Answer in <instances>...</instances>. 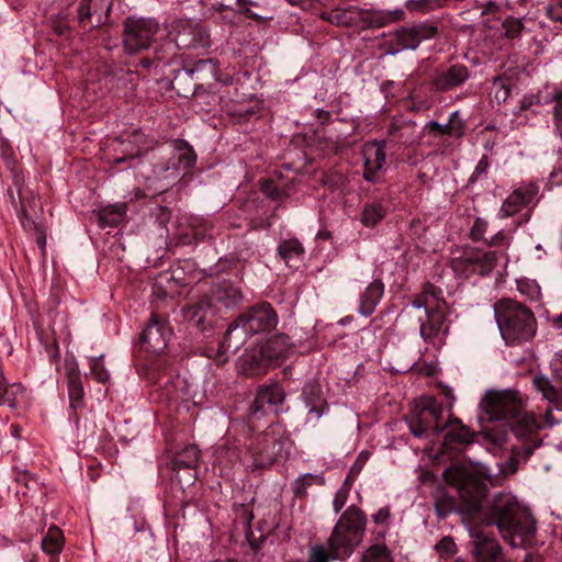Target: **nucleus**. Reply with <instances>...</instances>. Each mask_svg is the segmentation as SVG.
Returning a JSON list of instances; mask_svg holds the SVG:
<instances>
[{
    "instance_id": "obj_10",
    "label": "nucleus",
    "mask_w": 562,
    "mask_h": 562,
    "mask_svg": "<svg viewBox=\"0 0 562 562\" xmlns=\"http://www.w3.org/2000/svg\"><path fill=\"white\" fill-rule=\"evenodd\" d=\"M438 34V27L432 23H417L409 27L397 30L390 42V54H396L404 49H416L423 41L434 38Z\"/></svg>"
},
{
    "instance_id": "obj_38",
    "label": "nucleus",
    "mask_w": 562,
    "mask_h": 562,
    "mask_svg": "<svg viewBox=\"0 0 562 562\" xmlns=\"http://www.w3.org/2000/svg\"><path fill=\"white\" fill-rule=\"evenodd\" d=\"M470 259H472L471 248L465 249L462 256L456 257L451 260L453 271L465 278L476 274L474 263Z\"/></svg>"
},
{
    "instance_id": "obj_54",
    "label": "nucleus",
    "mask_w": 562,
    "mask_h": 562,
    "mask_svg": "<svg viewBox=\"0 0 562 562\" xmlns=\"http://www.w3.org/2000/svg\"><path fill=\"white\" fill-rule=\"evenodd\" d=\"M261 190L270 199H279L281 195L280 190L272 180H266L262 182Z\"/></svg>"
},
{
    "instance_id": "obj_13",
    "label": "nucleus",
    "mask_w": 562,
    "mask_h": 562,
    "mask_svg": "<svg viewBox=\"0 0 562 562\" xmlns=\"http://www.w3.org/2000/svg\"><path fill=\"white\" fill-rule=\"evenodd\" d=\"M171 328L158 315L151 314L150 319L140 335L142 347L153 353H160L167 347Z\"/></svg>"
},
{
    "instance_id": "obj_55",
    "label": "nucleus",
    "mask_w": 562,
    "mask_h": 562,
    "mask_svg": "<svg viewBox=\"0 0 562 562\" xmlns=\"http://www.w3.org/2000/svg\"><path fill=\"white\" fill-rule=\"evenodd\" d=\"M454 547H456V544H454L453 540L449 537H446L438 542V544L436 546V549L439 552L452 554L454 551Z\"/></svg>"
},
{
    "instance_id": "obj_17",
    "label": "nucleus",
    "mask_w": 562,
    "mask_h": 562,
    "mask_svg": "<svg viewBox=\"0 0 562 562\" xmlns=\"http://www.w3.org/2000/svg\"><path fill=\"white\" fill-rule=\"evenodd\" d=\"M199 460L200 450L195 445H186L173 456L171 460L172 471L177 472L178 474L181 470L188 471L186 479L178 476L179 482L183 481L186 484H192L195 481Z\"/></svg>"
},
{
    "instance_id": "obj_41",
    "label": "nucleus",
    "mask_w": 562,
    "mask_h": 562,
    "mask_svg": "<svg viewBox=\"0 0 562 562\" xmlns=\"http://www.w3.org/2000/svg\"><path fill=\"white\" fill-rule=\"evenodd\" d=\"M454 497L449 496L445 491L440 490L436 494L435 510L439 518H446L451 512L454 510Z\"/></svg>"
},
{
    "instance_id": "obj_24",
    "label": "nucleus",
    "mask_w": 562,
    "mask_h": 562,
    "mask_svg": "<svg viewBox=\"0 0 562 562\" xmlns=\"http://www.w3.org/2000/svg\"><path fill=\"white\" fill-rule=\"evenodd\" d=\"M445 304L442 290L431 283H426L422 293L412 302V311L420 313L422 310L442 308Z\"/></svg>"
},
{
    "instance_id": "obj_12",
    "label": "nucleus",
    "mask_w": 562,
    "mask_h": 562,
    "mask_svg": "<svg viewBox=\"0 0 562 562\" xmlns=\"http://www.w3.org/2000/svg\"><path fill=\"white\" fill-rule=\"evenodd\" d=\"M419 336L429 345L442 344L441 335L448 333L446 326V314L442 308L423 310V316L418 315Z\"/></svg>"
},
{
    "instance_id": "obj_1",
    "label": "nucleus",
    "mask_w": 562,
    "mask_h": 562,
    "mask_svg": "<svg viewBox=\"0 0 562 562\" xmlns=\"http://www.w3.org/2000/svg\"><path fill=\"white\" fill-rule=\"evenodd\" d=\"M488 520L490 525L497 526L503 539L513 548H531L536 544V520L512 496H496L488 510Z\"/></svg>"
},
{
    "instance_id": "obj_16",
    "label": "nucleus",
    "mask_w": 562,
    "mask_h": 562,
    "mask_svg": "<svg viewBox=\"0 0 562 562\" xmlns=\"http://www.w3.org/2000/svg\"><path fill=\"white\" fill-rule=\"evenodd\" d=\"M273 364L268 359L267 352L261 344L247 349L239 358V371L246 375H262Z\"/></svg>"
},
{
    "instance_id": "obj_36",
    "label": "nucleus",
    "mask_w": 562,
    "mask_h": 562,
    "mask_svg": "<svg viewBox=\"0 0 562 562\" xmlns=\"http://www.w3.org/2000/svg\"><path fill=\"white\" fill-rule=\"evenodd\" d=\"M386 211L380 202L366 203L361 214V223L367 227L375 226L384 218Z\"/></svg>"
},
{
    "instance_id": "obj_27",
    "label": "nucleus",
    "mask_w": 562,
    "mask_h": 562,
    "mask_svg": "<svg viewBox=\"0 0 562 562\" xmlns=\"http://www.w3.org/2000/svg\"><path fill=\"white\" fill-rule=\"evenodd\" d=\"M215 312L211 300L206 296L183 308L184 318L201 329H204L203 324L207 322L209 317L213 316Z\"/></svg>"
},
{
    "instance_id": "obj_6",
    "label": "nucleus",
    "mask_w": 562,
    "mask_h": 562,
    "mask_svg": "<svg viewBox=\"0 0 562 562\" xmlns=\"http://www.w3.org/2000/svg\"><path fill=\"white\" fill-rule=\"evenodd\" d=\"M170 42L167 44L169 49L173 48H198L210 45V35L205 26L193 20H177L171 24L169 31Z\"/></svg>"
},
{
    "instance_id": "obj_57",
    "label": "nucleus",
    "mask_w": 562,
    "mask_h": 562,
    "mask_svg": "<svg viewBox=\"0 0 562 562\" xmlns=\"http://www.w3.org/2000/svg\"><path fill=\"white\" fill-rule=\"evenodd\" d=\"M429 0H408L405 4L408 11H424Z\"/></svg>"
},
{
    "instance_id": "obj_21",
    "label": "nucleus",
    "mask_w": 562,
    "mask_h": 562,
    "mask_svg": "<svg viewBox=\"0 0 562 562\" xmlns=\"http://www.w3.org/2000/svg\"><path fill=\"white\" fill-rule=\"evenodd\" d=\"M322 19L340 26H362V9L349 5L336 8L322 14Z\"/></svg>"
},
{
    "instance_id": "obj_9",
    "label": "nucleus",
    "mask_w": 562,
    "mask_h": 562,
    "mask_svg": "<svg viewBox=\"0 0 562 562\" xmlns=\"http://www.w3.org/2000/svg\"><path fill=\"white\" fill-rule=\"evenodd\" d=\"M483 408L491 420H510L521 411V402L515 391L490 392Z\"/></svg>"
},
{
    "instance_id": "obj_3",
    "label": "nucleus",
    "mask_w": 562,
    "mask_h": 562,
    "mask_svg": "<svg viewBox=\"0 0 562 562\" xmlns=\"http://www.w3.org/2000/svg\"><path fill=\"white\" fill-rule=\"evenodd\" d=\"M277 324L278 315L270 303L255 304L228 326L217 353L221 357L228 349L237 350L246 336L270 331Z\"/></svg>"
},
{
    "instance_id": "obj_14",
    "label": "nucleus",
    "mask_w": 562,
    "mask_h": 562,
    "mask_svg": "<svg viewBox=\"0 0 562 562\" xmlns=\"http://www.w3.org/2000/svg\"><path fill=\"white\" fill-rule=\"evenodd\" d=\"M284 391L279 384L261 386L249 408L251 418L260 419L269 412L276 411L284 400Z\"/></svg>"
},
{
    "instance_id": "obj_25",
    "label": "nucleus",
    "mask_w": 562,
    "mask_h": 562,
    "mask_svg": "<svg viewBox=\"0 0 562 562\" xmlns=\"http://www.w3.org/2000/svg\"><path fill=\"white\" fill-rule=\"evenodd\" d=\"M240 291L229 282H222L216 284L212 290L211 294L206 296L211 300L214 310H217V305L224 307H231L236 305L240 300Z\"/></svg>"
},
{
    "instance_id": "obj_49",
    "label": "nucleus",
    "mask_w": 562,
    "mask_h": 562,
    "mask_svg": "<svg viewBox=\"0 0 562 562\" xmlns=\"http://www.w3.org/2000/svg\"><path fill=\"white\" fill-rule=\"evenodd\" d=\"M15 481L23 484L25 487L31 488L37 484L33 475L25 469L14 468Z\"/></svg>"
},
{
    "instance_id": "obj_37",
    "label": "nucleus",
    "mask_w": 562,
    "mask_h": 562,
    "mask_svg": "<svg viewBox=\"0 0 562 562\" xmlns=\"http://www.w3.org/2000/svg\"><path fill=\"white\" fill-rule=\"evenodd\" d=\"M324 483L325 479L323 476L305 473L292 483V491L296 498H303L306 496V491L310 486L313 484L323 485Z\"/></svg>"
},
{
    "instance_id": "obj_28",
    "label": "nucleus",
    "mask_w": 562,
    "mask_h": 562,
    "mask_svg": "<svg viewBox=\"0 0 562 562\" xmlns=\"http://www.w3.org/2000/svg\"><path fill=\"white\" fill-rule=\"evenodd\" d=\"M384 294V283L380 279L373 280L360 297L359 313L370 316Z\"/></svg>"
},
{
    "instance_id": "obj_20",
    "label": "nucleus",
    "mask_w": 562,
    "mask_h": 562,
    "mask_svg": "<svg viewBox=\"0 0 562 562\" xmlns=\"http://www.w3.org/2000/svg\"><path fill=\"white\" fill-rule=\"evenodd\" d=\"M261 345L273 367L285 360L295 347L290 337L285 334L274 335Z\"/></svg>"
},
{
    "instance_id": "obj_59",
    "label": "nucleus",
    "mask_w": 562,
    "mask_h": 562,
    "mask_svg": "<svg viewBox=\"0 0 562 562\" xmlns=\"http://www.w3.org/2000/svg\"><path fill=\"white\" fill-rule=\"evenodd\" d=\"M553 409H554V407L552 405H550L546 409L543 423H544V426H547V427H553L560 423V420L554 417Z\"/></svg>"
},
{
    "instance_id": "obj_53",
    "label": "nucleus",
    "mask_w": 562,
    "mask_h": 562,
    "mask_svg": "<svg viewBox=\"0 0 562 562\" xmlns=\"http://www.w3.org/2000/svg\"><path fill=\"white\" fill-rule=\"evenodd\" d=\"M488 158L486 155H484L477 162L471 178H470V181H475L477 180L479 178H481L483 175H485L487 172V169H488Z\"/></svg>"
},
{
    "instance_id": "obj_47",
    "label": "nucleus",
    "mask_w": 562,
    "mask_h": 562,
    "mask_svg": "<svg viewBox=\"0 0 562 562\" xmlns=\"http://www.w3.org/2000/svg\"><path fill=\"white\" fill-rule=\"evenodd\" d=\"M546 11L550 20L562 23V0H550Z\"/></svg>"
},
{
    "instance_id": "obj_23",
    "label": "nucleus",
    "mask_w": 562,
    "mask_h": 562,
    "mask_svg": "<svg viewBox=\"0 0 562 562\" xmlns=\"http://www.w3.org/2000/svg\"><path fill=\"white\" fill-rule=\"evenodd\" d=\"M441 427H443V430L448 429L442 443L445 449H448L452 443L470 445L473 441L474 432L463 425L459 418H450L441 424Z\"/></svg>"
},
{
    "instance_id": "obj_61",
    "label": "nucleus",
    "mask_w": 562,
    "mask_h": 562,
    "mask_svg": "<svg viewBox=\"0 0 562 562\" xmlns=\"http://www.w3.org/2000/svg\"><path fill=\"white\" fill-rule=\"evenodd\" d=\"M20 220H21V223H22V226L25 228V229H40L41 226L37 225L36 223H34L31 218H29L26 216V214L24 213V211L22 212L21 216H20Z\"/></svg>"
},
{
    "instance_id": "obj_5",
    "label": "nucleus",
    "mask_w": 562,
    "mask_h": 562,
    "mask_svg": "<svg viewBox=\"0 0 562 562\" xmlns=\"http://www.w3.org/2000/svg\"><path fill=\"white\" fill-rule=\"evenodd\" d=\"M442 405L434 397H428L407 419L413 436L417 438L436 437L443 431L441 427Z\"/></svg>"
},
{
    "instance_id": "obj_46",
    "label": "nucleus",
    "mask_w": 562,
    "mask_h": 562,
    "mask_svg": "<svg viewBox=\"0 0 562 562\" xmlns=\"http://www.w3.org/2000/svg\"><path fill=\"white\" fill-rule=\"evenodd\" d=\"M91 372L98 382L105 383L110 375L104 368L103 358H95L91 360Z\"/></svg>"
},
{
    "instance_id": "obj_11",
    "label": "nucleus",
    "mask_w": 562,
    "mask_h": 562,
    "mask_svg": "<svg viewBox=\"0 0 562 562\" xmlns=\"http://www.w3.org/2000/svg\"><path fill=\"white\" fill-rule=\"evenodd\" d=\"M553 366L551 378L538 374L532 379V385L555 411H562V351L557 355Z\"/></svg>"
},
{
    "instance_id": "obj_15",
    "label": "nucleus",
    "mask_w": 562,
    "mask_h": 562,
    "mask_svg": "<svg viewBox=\"0 0 562 562\" xmlns=\"http://www.w3.org/2000/svg\"><path fill=\"white\" fill-rule=\"evenodd\" d=\"M469 77L470 72L465 65L454 64L437 70L430 81V87L436 92L450 91L463 85Z\"/></svg>"
},
{
    "instance_id": "obj_39",
    "label": "nucleus",
    "mask_w": 562,
    "mask_h": 562,
    "mask_svg": "<svg viewBox=\"0 0 562 562\" xmlns=\"http://www.w3.org/2000/svg\"><path fill=\"white\" fill-rule=\"evenodd\" d=\"M361 562H393V559L385 544L374 543L363 552Z\"/></svg>"
},
{
    "instance_id": "obj_45",
    "label": "nucleus",
    "mask_w": 562,
    "mask_h": 562,
    "mask_svg": "<svg viewBox=\"0 0 562 562\" xmlns=\"http://www.w3.org/2000/svg\"><path fill=\"white\" fill-rule=\"evenodd\" d=\"M502 29L507 38L514 40L520 36L524 24L521 20L509 16L502 23Z\"/></svg>"
},
{
    "instance_id": "obj_42",
    "label": "nucleus",
    "mask_w": 562,
    "mask_h": 562,
    "mask_svg": "<svg viewBox=\"0 0 562 562\" xmlns=\"http://www.w3.org/2000/svg\"><path fill=\"white\" fill-rule=\"evenodd\" d=\"M280 256L289 263L290 260L301 257L304 252L302 244L297 239L284 240L279 246Z\"/></svg>"
},
{
    "instance_id": "obj_31",
    "label": "nucleus",
    "mask_w": 562,
    "mask_h": 562,
    "mask_svg": "<svg viewBox=\"0 0 562 562\" xmlns=\"http://www.w3.org/2000/svg\"><path fill=\"white\" fill-rule=\"evenodd\" d=\"M472 261L475 267L476 274L480 276H488L493 269L496 267L499 255H505V252L497 251H484L479 248H471Z\"/></svg>"
},
{
    "instance_id": "obj_51",
    "label": "nucleus",
    "mask_w": 562,
    "mask_h": 562,
    "mask_svg": "<svg viewBox=\"0 0 562 562\" xmlns=\"http://www.w3.org/2000/svg\"><path fill=\"white\" fill-rule=\"evenodd\" d=\"M486 245L490 246V247H505V248H507L509 246V239L504 234L503 231H499L495 235H493L488 240H486Z\"/></svg>"
},
{
    "instance_id": "obj_19",
    "label": "nucleus",
    "mask_w": 562,
    "mask_h": 562,
    "mask_svg": "<svg viewBox=\"0 0 562 562\" xmlns=\"http://www.w3.org/2000/svg\"><path fill=\"white\" fill-rule=\"evenodd\" d=\"M538 193V187L533 183L522 184L514 190L503 202L501 213L503 217H509L519 213L533 201Z\"/></svg>"
},
{
    "instance_id": "obj_44",
    "label": "nucleus",
    "mask_w": 562,
    "mask_h": 562,
    "mask_svg": "<svg viewBox=\"0 0 562 562\" xmlns=\"http://www.w3.org/2000/svg\"><path fill=\"white\" fill-rule=\"evenodd\" d=\"M192 235L196 240L212 238L213 226L203 218H194L191 223Z\"/></svg>"
},
{
    "instance_id": "obj_35",
    "label": "nucleus",
    "mask_w": 562,
    "mask_h": 562,
    "mask_svg": "<svg viewBox=\"0 0 562 562\" xmlns=\"http://www.w3.org/2000/svg\"><path fill=\"white\" fill-rule=\"evenodd\" d=\"M458 115V112H453L450 115L449 122L447 124H440L436 121H431L427 124V128L430 133H437L440 135H450L456 138H460L463 135V126L462 124L454 123V117Z\"/></svg>"
},
{
    "instance_id": "obj_22",
    "label": "nucleus",
    "mask_w": 562,
    "mask_h": 562,
    "mask_svg": "<svg viewBox=\"0 0 562 562\" xmlns=\"http://www.w3.org/2000/svg\"><path fill=\"white\" fill-rule=\"evenodd\" d=\"M111 10V0H82L78 7V21L85 24L95 16L97 24L106 19Z\"/></svg>"
},
{
    "instance_id": "obj_7",
    "label": "nucleus",
    "mask_w": 562,
    "mask_h": 562,
    "mask_svg": "<svg viewBox=\"0 0 562 562\" xmlns=\"http://www.w3.org/2000/svg\"><path fill=\"white\" fill-rule=\"evenodd\" d=\"M159 31V24L153 19L128 16L124 21L125 50L134 54L148 48Z\"/></svg>"
},
{
    "instance_id": "obj_60",
    "label": "nucleus",
    "mask_w": 562,
    "mask_h": 562,
    "mask_svg": "<svg viewBox=\"0 0 562 562\" xmlns=\"http://www.w3.org/2000/svg\"><path fill=\"white\" fill-rule=\"evenodd\" d=\"M368 456H369V454H368V452L362 451V452L358 456V458H357L356 462L353 463V465H352V468H351V472H353V473H358V472L361 470L362 465H363V464L366 463V461L368 460Z\"/></svg>"
},
{
    "instance_id": "obj_33",
    "label": "nucleus",
    "mask_w": 562,
    "mask_h": 562,
    "mask_svg": "<svg viewBox=\"0 0 562 562\" xmlns=\"http://www.w3.org/2000/svg\"><path fill=\"white\" fill-rule=\"evenodd\" d=\"M41 547L45 553L58 555L64 547L63 531L58 527L52 526L43 538Z\"/></svg>"
},
{
    "instance_id": "obj_2",
    "label": "nucleus",
    "mask_w": 562,
    "mask_h": 562,
    "mask_svg": "<svg viewBox=\"0 0 562 562\" xmlns=\"http://www.w3.org/2000/svg\"><path fill=\"white\" fill-rule=\"evenodd\" d=\"M494 315L503 339L507 345H518L533 338L537 322L533 313L524 304L502 299L494 304Z\"/></svg>"
},
{
    "instance_id": "obj_40",
    "label": "nucleus",
    "mask_w": 562,
    "mask_h": 562,
    "mask_svg": "<svg viewBox=\"0 0 562 562\" xmlns=\"http://www.w3.org/2000/svg\"><path fill=\"white\" fill-rule=\"evenodd\" d=\"M68 394L70 406L77 409L82 405L83 386L79 374H70L68 378Z\"/></svg>"
},
{
    "instance_id": "obj_29",
    "label": "nucleus",
    "mask_w": 562,
    "mask_h": 562,
    "mask_svg": "<svg viewBox=\"0 0 562 562\" xmlns=\"http://www.w3.org/2000/svg\"><path fill=\"white\" fill-rule=\"evenodd\" d=\"M250 449L258 464L273 461L278 453L276 440L268 434L258 437L256 443H252Z\"/></svg>"
},
{
    "instance_id": "obj_56",
    "label": "nucleus",
    "mask_w": 562,
    "mask_h": 562,
    "mask_svg": "<svg viewBox=\"0 0 562 562\" xmlns=\"http://www.w3.org/2000/svg\"><path fill=\"white\" fill-rule=\"evenodd\" d=\"M390 518V509L387 507L380 508L373 516L372 519L375 524H385Z\"/></svg>"
},
{
    "instance_id": "obj_4",
    "label": "nucleus",
    "mask_w": 562,
    "mask_h": 562,
    "mask_svg": "<svg viewBox=\"0 0 562 562\" xmlns=\"http://www.w3.org/2000/svg\"><path fill=\"white\" fill-rule=\"evenodd\" d=\"M445 480L459 490L460 496L469 502L473 510H479L486 494V486L473 476L469 470L453 464L443 472Z\"/></svg>"
},
{
    "instance_id": "obj_62",
    "label": "nucleus",
    "mask_w": 562,
    "mask_h": 562,
    "mask_svg": "<svg viewBox=\"0 0 562 562\" xmlns=\"http://www.w3.org/2000/svg\"><path fill=\"white\" fill-rule=\"evenodd\" d=\"M325 408H326V404L324 401H319L318 404H315V405H312L310 407V414H314L316 418H319L324 412H325Z\"/></svg>"
},
{
    "instance_id": "obj_18",
    "label": "nucleus",
    "mask_w": 562,
    "mask_h": 562,
    "mask_svg": "<svg viewBox=\"0 0 562 562\" xmlns=\"http://www.w3.org/2000/svg\"><path fill=\"white\" fill-rule=\"evenodd\" d=\"M384 145V142H369L363 146V178L369 182L378 181L379 172L385 164Z\"/></svg>"
},
{
    "instance_id": "obj_58",
    "label": "nucleus",
    "mask_w": 562,
    "mask_h": 562,
    "mask_svg": "<svg viewBox=\"0 0 562 562\" xmlns=\"http://www.w3.org/2000/svg\"><path fill=\"white\" fill-rule=\"evenodd\" d=\"M494 86H498L497 90L495 91V99L498 102H504L509 95V88L504 86L502 82L498 83L497 81L494 82Z\"/></svg>"
},
{
    "instance_id": "obj_32",
    "label": "nucleus",
    "mask_w": 562,
    "mask_h": 562,
    "mask_svg": "<svg viewBox=\"0 0 562 562\" xmlns=\"http://www.w3.org/2000/svg\"><path fill=\"white\" fill-rule=\"evenodd\" d=\"M126 211L125 203L109 205L99 212V223L102 227L117 226L125 220Z\"/></svg>"
},
{
    "instance_id": "obj_26",
    "label": "nucleus",
    "mask_w": 562,
    "mask_h": 562,
    "mask_svg": "<svg viewBox=\"0 0 562 562\" xmlns=\"http://www.w3.org/2000/svg\"><path fill=\"white\" fill-rule=\"evenodd\" d=\"M404 18V11H380V10H364L362 9V26L366 27H383L390 23L401 21Z\"/></svg>"
},
{
    "instance_id": "obj_64",
    "label": "nucleus",
    "mask_w": 562,
    "mask_h": 562,
    "mask_svg": "<svg viewBox=\"0 0 562 562\" xmlns=\"http://www.w3.org/2000/svg\"><path fill=\"white\" fill-rule=\"evenodd\" d=\"M316 117L324 123L330 119V113L328 111L318 109L316 110Z\"/></svg>"
},
{
    "instance_id": "obj_8",
    "label": "nucleus",
    "mask_w": 562,
    "mask_h": 562,
    "mask_svg": "<svg viewBox=\"0 0 562 562\" xmlns=\"http://www.w3.org/2000/svg\"><path fill=\"white\" fill-rule=\"evenodd\" d=\"M187 78L193 81V93L200 88H212L216 81L224 85L232 82L228 76L225 79L218 77V63L213 59H200L192 66H184L178 70L173 78V85L178 86V90Z\"/></svg>"
},
{
    "instance_id": "obj_63",
    "label": "nucleus",
    "mask_w": 562,
    "mask_h": 562,
    "mask_svg": "<svg viewBox=\"0 0 562 562\" xmlns=\"http://www.w3.org/2000/svg\"><path fill=\"white\" fill-rule=\"evenodd\" d=\"M164 58H165V56L160 55V53H159V52H156V53H155V58H154V59H150V58H148V57H145V58H142V59L139 60V64H140L144 68H148V67H150V66L153 65V63H154L155 60L160 61V60H162Z\"/></svg>"
},
{
    "instance_id": "obj_34",
    "label": "nucleus",
    "mask_w": 562,
    "mask_h": 562,
    "mask_svg": "<svg viewBox=\"0 0 562 562\" xmlns=\"http://www.w3.org/2000/svg\"><path fill=\"white\" fill-rule=\"evenodd\" d=\"M25 389L20 383L7 384L0 381V405H8L15 408L19 404V398L24 395Z\"/></svg>"
},
{
    "instance_id": "obj_52",
    "label": "nucleus",
    "mask_w": 562,
    "mask_h": 562,
    "mask_svg": "<svg viewBox=\"0 0 562 562\" xmlns=\"http://www.w3.org/2000/svg\"><path fill=\"white\" fill-rule=\"evenodd\" d=\"M348 498V490L340 488L336 492L334 499H333V507L335 513H339L342 507L345 506Z\"/></svg>"
},
{
    "instance_id": "obj_30",
    "label": "nucleus",
    "mask_w": 562,
    "mask_h": 562,
    "mask_svg": "<svg viewBox=\"0 0 562 562\" xmlns=\"http://www.w3.org/2000/svg\"><path fill=\"white\" fill-rule=\"evenodd\" d=\"M510 420H513L510 424L512 431L517 438L529 437L541 428V425L537 422V418L532 413L521 414L520 411L518 415Z\"/></svg>"
},
{
    "instance_id": "obj_43",
    "label": "nucleus",
    "mask_w": 562,
    "mask_h": 562,
    "mask_svg": "<svg viewBox=\"0 0 562 562\" xmlns=\"http://www.w3.org/2000/svg\"><path fill=\"white\" fill-rule=\"evenodd\" d=\"M176 148L181 151L178 157V161L182 168L188 169L195 164L196 156L192 147H190L187 142L177 140Z\"/></svg>"
},
{
    "instance_id": "obj_50",
    "label": "nucleus",
    "mask_w": 562,
    "mask_h": 562,
    "mask_svg": "<svg viewBox=\"0 0 562 562\" xmlns=\"http://www.w3.org/2000/svg\"><path fill=\"white\" fill-rule=\"evenodd\" d=\"M486 229H487V222L480 217L476 218L471 228V232H470V236H471L472 240H474V241L482 240L484 238V234L486 233Z\"/></svg>"
},
{
    "instance_id": "obj_48",
    "label": "nucleus",
    "mask_w": 562,
    "mask_h": 562,
    "mask_svg": "<svg viewBox=\"0 0 562 562\" xmlns=\"http://www.w3.org/2000/svg\"><path fill=\"white\" fill-rule=\"evenodd\" d=\"M553 100L555 101L554 105V125L557 132L562 137V92H555L553 95Z\"/></svg>"
}]
</instances>
